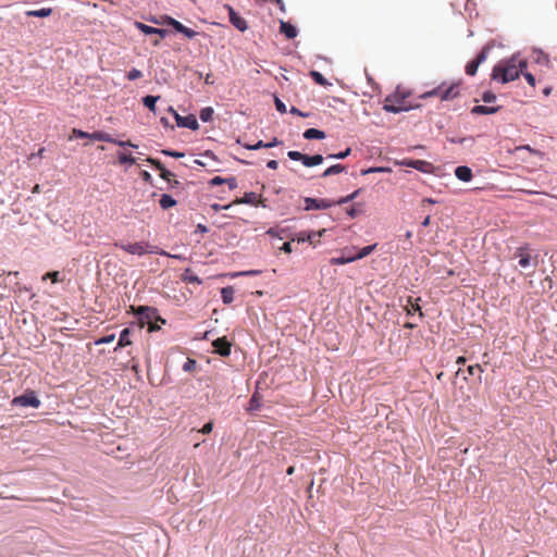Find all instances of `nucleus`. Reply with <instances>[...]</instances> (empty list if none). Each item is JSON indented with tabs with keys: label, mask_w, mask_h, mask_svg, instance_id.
<instances>
[{
	"label": "nucleus",
	"mask_w": 557,
	"mask_h": 557,
	"mask_svg": "<svg viewBox=\"0 0 557 557\" xmlns=\"http://www.w3.org/2000/svg\"><path fill=\"white\" fill-rule=\"evenodd\" d=\"M197 362L195 359L187 358L186 362L183 364V370L185 372H191L196 369Z\"/></svg>",
	"instance_id": "nucleus-40"
},
{
	"label": "nucleus",
	"mask_w": 557,
	"mask_h": 557,
	"mask_svg": "<svg viewBox=\"0 0 557 557\" xmlns=\"http://www.w3.org/2000/svg\"><path fill=\"white\" fill-rule=\"evenodd\" d=\"M288 158L290 160H294V161H304V153L299 152V151H295V150H292V151H288L287 153Z\"/></svg>",
	"instance_id": "nucleus-45"
},
{
	"label": "nucleus",
	"mask_w": 557,
	"mask_h": 557,
	"mask_svg": "<svg viewBox=\"0 0 557 557\" xmlns=\"http://www.w3.org/2000/svg\"><path fill=\"white\" fill-rule=\"evenodd\" d=\"M455 175L458 180L462 182H469L473 176L471 169L466 165L457 166L455 170Z\"/></svg>",
	"instance_id": "nucleus-13"
},
{
	"label": "nucleus",
	"mask_w": 557,
	"mask_h": 557,
	"mask_svg": "<svg viewBox=\"0 0 557 557\" xmlns=\"http://www.w3.org/2000/svg\"><path fill=\"white\" fill-rule=\"evenodd\" d=\"M114 339H115V335L110 334V335H107V336L96 339L95 345L109 344V343H112Z\"/></svg>",
	"instance_id": "nucleus-42"
},
{
	"label": "nucleus",
	"mask_w": 557,
	"mask_h": 557,
	"mask_svg": "<svg viewBox=\"0 0 557 557\" xmlns=\"http://www.w3.org/2000/svg\"><path fill=\"white\" fill-rule=\"evenodd\" d=\"M403 164L413 168L421 172H428V169L431 166V164L423 160H406L403 162Z\"/></svg>",
	"instance_id": "nucleus-15"
},
{
	"label": "nucleus",
	"mask_w": 557,
	"mask_h": 557,
	"mask_svg": "<svg viewBox=\"0 0 557 557\" xmlns=\"http://www.w3.org/2000/svg\"><path fill=\"white\" fill-rule=\"evenodd\" d=\"M525 81L528 82L529 85H531L532 87L535 86V77L531 74V73H524L522 72Z\"/></svg>",
	"instance_id": "nucleus-58"
},
{
	"label": "nucleus",
	"mask_w": 557,
	"mask_h": 557,
	"mask_svg": "<svg viewBox=\"0 0 557 557\" xmlns=\"http://www.w3.org/2000/svg\"><path fill=\"white\" fill-rule=\"evenodd\" d=\"M170 111L174 113V116H175V121L177 123L178 126L181 127H187L189 129H193V131H196L198 129L199 127V124L197 122V119L195 115L193 114H189L187 116H181L180 114H177L173 108H170Z\"/></svg>",
	"instance_id": "nucleus-8"
},
{
	"label": "nucleus",
	"mask_w": 557,
	"mask_h": 557,
	"mask_svg": "<svg viewBox=\"0 0 557 557\" xmlns=\"http://www.w3.org/2000/svg\"><path fill=\"white\" fill-rule=\"evenodd\" d=\"M166 24L172 26L176 32L185 35L188 38H194L197 35V32L186 27L181 22L174 20L173 17L168 16L166 17Z\"/></svg>",
	"instance_id": "nucleus-11"
},
{
	"label": "nucleus",
	"mask_w": 557,
	"mask_h": 557,
	"mask_svg": "<svg viewBox=\"0 0 557 557\" xmlns=\"http://www.w3.org/2000/svg\"><path fill=\"white\" fill-rule=\"evenodd\" d=\"M274 103H275L276 110L280 113H285L286 112V106L284 104V102L280 98L275 97Z\"/></svg>",
	"instance_id": "nucleus-50"
},
{
	"label": "nucleus",
	"mask_w": 557,
	"mask_h": 557,
	"mask_svg": "<svg viewBox=\"0 0 557 557\" xmlns=\"http://www.w3.org/2000/svg\"><path fill=\"white\" fill-rule=\"evenodd\" d=\"M406 94L396 90L393 96L386 98V102L395 101L397 104H405Z\"/></svg>",
	"instance_id": "nucleus-31"
},
{
	"label": "nucleus",
	"mask_w": 557,
	"mask_h": 557,
	"mask_svg": "<svg viewBox=\"0 0 557 557\" xmlns=\"http://www.w3.org/2000/svg\"><path fill=\"white\" fill-rule=\"evenodd\" d=\"M224 184H227L228 188L231 190L237 188L238 184H237V180L235 177H227L225 178V183Z\"/></svg>",
	"instance_id": "nucleus-52"
},
{
	"label": "nucleus",
	"mask_w": 557,
	"mask_h": 557,
	"mask_svg": "<svg viewBox=\"0 0 557 557\" xmlns=\"http://www.w3.org/2000/svg\"><path fill=\"white\" fill-rule=\"evenodd\" d=\"M355 260H356V258H354L352 256L351 257L332 258L331 263L332 264H346V263L352 262Z\"/></svg>",
	"instance_id": "nucleus-39"
},
{
	"label": "nucleus",
	"mask_w": 557,
	"mask_h": 557,
	"mask_svg": "<svg viewBox=\"0 0 557 557\" xmlns=\"http://www.w3.org/2000/svg\"><path fill=\"white\" fill-rule=\"evenodd\" d=\"M141 177H143V180H144L145 182H148V183H150V182H151V180H152V177H151L150 173H149V172H147V171H143V172H141Z\"/></svg>",
	"instance_id": "nucleus-64"
},
{
	"label": "nucleus",
	"mask_w": 557,
	"mask_h": 557,
	"mask_svg": "<svg viewBox=\"0 0 557 557\" xmlns=\"http://www.w3.org/2000/svg\"><path fill=\"white\" fill-rule=\"evenodd\" d=\"M135 313L139 317L140 320H147V322H150V320L154 315V309L145 306H139L135 310Z\"/></svg>",
	"instance_id": "nucleus-17"
},
{
	"label": "nucleus",
	"mask_w": 557,
	"mask_h": 557,
	"mask_svg": "<svg viewBox=\"0 0 557 557\" xmlns=\"http://www.w3.org/2000/svg\"><path fill=\"white\" fill-rule=\"evenodd\" d=\"M212 346L214 348V352L220 356L227 357L231 354L232 345L225 336L214 339Z\"/></svg>",
	"instance_id": "nucleus-10"
},
{
	"label": "nucleus",
	"mask_w": 557,
	"mask_h": 557,
	"mask_svg": "<svg viewBox=\"0 0 557 557\" xmlns=\"http://www.w3.org/2000/svg\"><path fill=\"white\" fill-rule=\"evenodd\" d=\"M213 112L211 107H206L200 110L199 117L202 122H209L212 120Z\"/></svg>",
	"instance_id": "nucleus-33"
},
{
	"label": "nucleus",
	"mask_w": 557,
	"mask_h": 557,
	"mask_svg": "<svg viewBox=\"0 0 557 557\" xmlns=\"http://www.w3.org/2000/svg\"><path fill=\"white\" fill-rule=\"evenodd\" d=\"M212 429H213V423L210 421V422L206 423L198 432H200L202 434H209L212 432Z\"/></svg>",
	"instance_id": "nucleus-57"
},
{
	"label": "nucleus",
	"mask_w": 557,
	"mask_h": 557,
	"mask_svg": "<svg viewBox=\"0 0 557 557\" xmlns=\"http://www.w3.org/2000/svg\"><path fill=\"white\" fill-rule=\"evenodd\" d=\"M135 26H136V28H138L140 32H143L146 35L158 34L161 38H163L168 34V32L165 29L156 28V27L146 25L141 22H135Z\"/></svg>",
	"instance_id": "nucleus-12"
},
{
	"label": "nucleus",
	"mask_w": 557,
	"mask_h": 557,
	"mask_svg": "<svg viewBox=\"0 0 557 557\" xmlns=\"http://www.w3.org/2000/svg\"><path fill=\"white\" fill-rule=\"evenodd\" d=\"M385 171H389V169H386V168H369L367 170H362L361 174L366 175V174H369V173H372V172H385Z\"/></svg>",
	"instance_id": "nucleus-55"
},
{
	"label": "nucleus",
	"mask_w": 557,
	"mask_h": 557,
	"mask_svg": "<svg viewBox=\"0 0 557 557\" xmlns=\"http://www.w3.org/2000/svg\"><path fill=\"white\" fill-rule=\"evenodd\" d=\"M143 76V73L141 71L137 70V69H132L126 77L129 79V81H135V79H138Z\"/></svg>",
	"instance_id": "nucleus-44"
},
{
	"label": "nucleus",
	"mask_w": 557,
	"mask_h": 557,
	"mask_svg": "<svg viewBox=\"0 0 557 557\" xmlns=\"http://www.w3.org/2000/svg\"><path fill=\"white\" fill-rule=\"evenodd\" d=\"M51 13H52L51 8H41V9H37V10L27 11L26 15L44 18V17H48Z\"/></svg>",
	"instance_id": "nucleus-23"
},
{
	"label": "nucleus",
	"mask_w": 557,
	"mask_h": 557,
	"mask_svg": "<svg viewBox=\"0 0 557 557\" xmlns=\"http://www.w3.org/2000/svg\"><path fill=\"white\" fill-rule=\"evenodd\" d=\"M40 400L33 389H26L24 393H22L18 396H15L12 399V405L17 407H24V408H39L40 407Z\"/></svg>",
	"instance_id": "nucleus-3"
},
{
	"label": "nucleus",
	"mask_w": 557,
	"mask_h": 557,
	"mask_svg": "<svg viewBox=\"0 0 557 557\" xmlns=\"http://www.w3.org/2000/svg\"><path fill=\"white\" fill-rule=\"evenodd\" d=\"M344 171H346V166L345 165H343V164H334V165L327 168L322 173V177H327V176H331V175H335V174L342 173Z\"/></svg>",
	"instance_id": "nucleus-26"
},
{
	"label": "nucleus",
	"mask_w": 557,
	"mask_h": 557,
	"mask_svg": "<svg viewBox=\"0 0 557 557\" xmlns=\"http://www.w3.org/2000/svg\"><path fill=\"white\" fill-rule=\"evenodd\" d=\"M304 137L306 139H323L325 138V133L317 128H308L305 131Z\"/></svg>",
	"instance_id": "nucleus-22"
},
{
	"label": "nucleus",
	"mask_w": 557,
	"mask_h": 557,
	"mask_svg": "<svg viewBox=\"0 0 557 557\" xmlns=\"http://www.w3.org/2000/svg\"><path fill=\"white\" fill-rule=\"evenodd\" d=\"M460 96V83H442L437 87L425 91L420 96L421 99L438 97L441 101H450Z\"/></svg>",
	"instance_id": "nucleus-2"
},
{
	"label": "nucleus",
	"mask_w": 557,
	"mask_h": 557,
	"mask_svg": "<svg viewBox=\"0 0 557 557\" xmlns=\"http://www.w3.org/2000/svg\"><path fill=\"white\" fill-rule=\"evenodd\" d=\"M234 203L256 205L257 203V194L246 193L242 199L235 200Z\"/></svg>",
	"instance_id": "nucleus-30"
},
{
	"label": "nucleus",
	"mask_w": 557,
	"mask_h": 557,
	"mask_svg": "<svg viewBox=\"0 0 557 557\" xmlns=\"http://www.w3.org/2000/svg\"><path fill=\"white\" fill-rule=\"evenodd\" d=\"M129 335H131V330L124 329L120 334V338H119L117 345L114 348V350H117L119 348H123L125 346L131 345L132 341L129 338Z\"/></svg>",
	"instance_id": "nucleus-19"
},
{
	"label": "nucleus",
	"mask_w": 557,
	"mask_h": 557,
	"mask_svg": "<svg viewBox=\"0 0 557 557\" xmlns=\"http://www.w3.org/2000/svg\"><path fill=\"white\" fill-rule=\"evenodd\" d=\"M221 298L224 304H231L234 300V288L232 286L223 287L221 289Z\"/></svg>",
	"instance_id": "nucleus-24"
},
{
	"label": "nucleus",
	"mask_w": 557,
	"mask_h": 557,
	"mask_svg": "<svg viewBox=\"0 0 557 557\" xmlns=\"http://www.w3.org/2000/svg\"><path fill=\"white\" fill-rule=\"evenodd\" d=\"M411 108H412L411 106L397 104L395 101H389V102L385 101V104H384V110L387 112H392V113H399L401 111H408Z\"/></svg>",
	"instance_id": "nucleus-18"
},
{
	"label": "nucleus",
	"mask_w": 557,
	"mask_h": 557,
	"mask_svg": "<svg viewBox=\"0 0 557 557\" xmlns=\"http://www.w3.org/2000/svg\"><path fill=\"white\" fill-rule=\"evenodd\" d=\"M147 161L152 164L156 169H158L160 172L162 171V169H164L163 164L161 163V161L157 160V159H153V158H148Z\"/></svg>",
	"instance_id": "nucleus-56"
},
{
	"label": "nucleus",
	"mask_w": 557,
	"mask_h": 557,
	"mask_svg": "<svg viewBox=\"0 0 557 557\" xmlns=\"http://www.w3.org/2000/svg\"><path fill=\"white\" fill-rule=\"evenodd\" d=\"M280 32L285 35L287 39H294L297 36V29L288 22L281 21Z\"/></svg>",
	"instance_id": "nucleus-14"
},
{
	"label": "nucleus",
	"mask_w": 557,
	"mask_h": 557,
	"mask_svg": "<svg viewBox=\"0 0 557 557\" xmlns=\"http://www.w3.org/2000/svg\"><path fill=\"white\" fill-rule=\"evenodd\" d=\"M525 67V60H520L516 55H512L510 59L499 61L494 66L492 78L494 81L506 84L517 79Z\"/></svg>",
	"instance_id": "nucleus-1"
},
{
	"label": "nucleus",
	"mask_w": 557,
	"mask_h": 557,
	"mask_svg": "<svg viewBox=\"0 0 557 557\" xmlns=\"http://www.w3.org/2000/svg\"><path fill=\"white\" fill-rule=\"evenodd\" d=\"M267 166L271 170H276L277 166H278V163L276 160H270L268 163H267Z\"/></svg>",
	"instance_id": "nucleus-63"
},
{
	"label": "nucleus",
	"mask_w": 557,
	"mask_h": 557,
	"mask_svg": "<svg viewBox=\"0 0 557 557\" xmlns=\"http://www.w3.org/2000/svg\"><path fill=\"white\" fill-rule=\"evenodd\" d=\"M482 100L484 102H487V103H491V102H494L496 100V96L491 92V91H485L482 96Z\"/></svg>",
	"instance_id": "nucleus-51"
},
{
	"label": "nucleus",
	"mask_w": 557,
	"mask_h": 557,
	"mask_svg": "<svg viewBox=\"0 0 557 557\" xmlns=\"http://www.w3.org/2000/svg\"><path fill=\"white\" fill-rule=\"evenodd\" d=\"M281 250L286 253H290L293 251L290 242L284 243L283 246L281 247Z\"/></svg>",
	"instance_id": "nucleus-61"
},
{
	"label": "nucleus",
	"mask_w": 557,
	"mask_h": 557,
	"mask_svg": "<svg viewBox=\"0 0 557 557\" xmlns=\"http://www.w3.org/2000/svg\"><path fill=\"white\" fill-rule=\"evenodd\" d=\"M375 247H376V244L366 246L362 249H360L357 255H355L352 257L356 258V260L362 259V258L369 256L375 249Z\"/></svg>",
	"instance_id": "nucleus-35"
},
{
	"label": "nucleus",
	"mask_w": 557,
	"mask_h": 557,
	"mask_svg": "<svg viewBox=\"0 0 557 557\" xmlns=\"http://www.w3.org/2000/svg\"><path fill=\"white\" fill-rule=\"evenodd\" d=\"M467 371L470 375H474L476 371L482 373L484 370L481 364L476 363V364L469 366Z\"/></svg>",
	"instance_id": "nucleus-47"
},
{
	"label": "nucleus",
	"mask_w": 557,
	"mask_h": 557,
	"mask_svg": "<svg viewBox=\"0 0 557 557\" xmlns=\"http://www.w3.org/2000/svg\"><path fill=\"white\" fill-rule=\"evenodd\" d=\"M488 50V47H484L481 52L466 65V73L468 75L473 76L476 74L479 65L486 60Z\"/></svg>",
	"instance_id": "nucleus-7"
},
{
	"label": "nucleus",
	"mask_w": 557,
	"mask_h": 557,
	"mask_svg": "<svg viewBox=\"0 0 557 557\" xmlns=\"http://www.w3.org/2000/svg\"><path fill=\"white\" fill-rule=\"evenodd\" d=\"M351 152V149L350 148H347L345 151H342L339 153H336V154H329L327 158H333V159H345L346 157H348Z\"/></svg>",
	"instance_id": "nucleus-49"
},
{
	"label": "nucleus",
	"mask_w": 557,
	"mask_h": 557,
	"mask_svg": "<svg viewBox=\"0 0 557 557\" xmlns=\"http://www.w3.org/2000/svg\"><path fill=\"white\" fill-rule=\"evenodd\" d=\"M159 96H146L143 98V103L146 108H148L150 111L156 112V103L159 100Z\"/></svg>",
	"instance_id": "nucleus-28"
},
{
	"label": "nucleus",
	"mask_w": 557,
	"mask_h": 557,
	"mask_svg": "<svg viewBox=\"0 0 557 557\" xmlns=\"http://www.w3.org/2000/svg\"><path fill=\"white\" fill-rule=\"evenodd\" d=\"M535 53H536L535 61L537 63L548 64L549 59H548V57L546 54H544L542 51H539V52H535Z\"/></svg>",
	"instance_id": "nucleus-46"
},
{
	"label": "nucleus",
	"mask_w": 557,
	"mask_h": 557,
	"mask_svg": "<svg viewBox=\"0 0 557 557\" xmlns=\"http://www.w3.org/2000/svg\"><path fill=\"white\" fill-rule=\"evenodd\" d=\"M499 110V107H486V106H475L472 108V114H494Z\"/></svg>",
	"instance_id": "nucleus-21"
},
{
	"label": "nucleus",
	"mask_w": 557,
	"mask_h": 557,
	"mask_svg": "<svg viewBox=\"0 0 557 557\" xmlns=\"http://www.w3.org/2000/svg\"><path fill=\"white\" fill-rule=\"evenodd\" d=\"M160 176L161 178H163L164 181H166L169 184H171L172 186L174 185H178V181L174 180V174L172 172H170L169 170H166L165 168L162 169V171L160 172Z\"/></svg>",
	"instance_id": "nucleus-32"
},
{
	"label": "nucleus",
	"mask_w": 557,
	"mask_h": 557,
	"mask_svg": "<svg viewBox=\"0 0 557 557\" xmlns=\"http://www.w3.org/2000/svg\"><path fill=\"white\" fill-rule=\"evenodd\" d=\"M115 145L117 146H121V147H125V146H128V147H133V148H137V145L133 144L132 141L127 140V141H124V140H116L114 141Z\"/></svg>",
	"instance_id": "nucleus-59"
},
{
	"label": "nucleus",
	"mask_w": 557,
	"mask_h": 557,
	"mask_svg": "<svg viewBox=\"0 0 557 557\" xmlns=\"http://www.w3.org/2000/svg\"><path fill=\"white\" fill-rule=\"evenodd\" d=\"M298 242H311V234H300L297 238Z\"/></svg>",
	"instance_id": "nucleus-62"
},
{
	"label": "nucleus",
	"mask_w": 557,
	"mask_h": 557,
	"mask_svg": "<svg viewBox=\"0 0 557 557\" xmlns=\"http://www.w3.org/2000/svg\"><path fill=\"white\" fill-rule=\"evenodd\" d=\"M359 191H360V189H357V190H355L352 194H350V195H348V196H346V197L341 198V199H339L338 201H336L335 203H336V205L347 203V202H349V201L354 200V199L358 196Z\"/></svg>",
	"instance_id": "nucleus-41"
},
{
	"label": "nucleus",
	"mask_w": 557,
	"mask_h": 557,
	"mask_svg": "<svg viewBox=\"0 0 557 557\" xmlns=\"http://www.w3.org/2000/svg\"><path fill=\"white\" fill-rule=\"evenodd\" d=\"M115 246L120 247L121 249H123L124 251H126L128 253L137 255V256L157 252V247L151 246L149 243H146V242L129 243V244H115Z\"/></svg>",
	"instance_id": "nucleus-4"
},
{
	"label": "nucleus",
	"mask_w": 557,
	"mask_h": 557,
	"mask_svg": "<svg viewBox=\"0 0 557 557\" xmlns=\"http://www.w3.org/2000/svg\"><path fill=\"white\" fill-rule=\"evenodd\" d=\"M119 162L121 164H134L136 162V159L132 154L120 153Z\"/></svg>",
	"instance_id": "nucleus-38"
},
{
	"label": "nucleus",
	"mask_w": 557,
	"mask_h": 557,
	"mask_svg": "<svg viewBox=\"0 0 557 557\" xmlns=\"http://www.w3.org/2000/svg\"><path fill=\"white\" fill-rule=\"evenodd\" d=\"M515 255L517 258H519V265L522 269H528L530 267L535 268L537 264V257H532L528 246L519 247Z\"/></svg>",
	"instance_id": "nucleus-5"
},
{
	"label": "nucleus",
	"mask_w": 557,
	"mask_h": 557,
	"mask_svg": "<svg viewBox=\"0 0 557 557\" xmlns=\"http://www.w3.org/2000/svg\"><path fill=\"white\" fill-rule=\"evenodd\" d=\"M335 205L334 201L327 200V199H317V198H305V209L306 210H321V209H327Z\"/></svg>",
	"instance_id": "nucleus-9"
},
{
	"label": "nucleus",
	"mask_w": 557,
	"mask_h": 557,
	"mask_svg": "<svg viewBox=\"0 0 557 557\" xmlns=\"http://www.w3.org/2000/svg\"><path fill=\"white\" fill-rule=\"evenodd\" d=\"M419 298L413 299L412 297H408L405 309L407 311V314L412 315L414 312H419V317L422 318L423 313L421 311L419 304L417 302Z\"/></svg>",
	"instance_id": "nucleus-16"
},
{
	"label": "nucleus",
	"mask_w": 557,
	"mask_h": 557,
	"mask_svg": "<svg viewBox=\"0 0 557 557\" xmlns=\"http://www.w3.org/2000/svg\"><path fill=\"white\" fill-rule=\"evenodd\" d=\"M267 143H263L262 140H259L257 144L255 145H245V147L247 149H250V150H257V149H260V148H267Z\"/></svg>",
	"instance_id": "nucleus-54"
},
{
	"label": "nucleus",
	"mask_w": 557,
	"mask_h": 557,
	"mask_svg": "<svg viewBox=\"0 0 557 557\" xmlns=\"http://www.w3.org/2000/svg\"><path fill=\"white\" fill-rule=\"evenodd\" d=\"M163 154L165 156H169V157H173V158H183L185 154L183 152H180V151H173V150H168V149H163L161 151Z\"/></svg>",
	"instance_id": "nucleus-48"
},
{
	"label": "nucleus",
	"mask_w": 557,
	"mask_h": 557,
	"mask_svg": "<svg viewBox=\"0 0 557 557\" xmlns=\"http://www.w3.org/2000/svg\"><path fill=\"white\" fill-rule=\"evenodd\" d=\"M310 76L312 77V79L318 84V85H321V86H327L330 85V83L324 78V76L318 72V71H311L310 72Z\"/></svg>",
	"instance_id": "nucleus-34"
},
{
	"label": "nucleus",
	"mask_w": 557,
	"mask_h": 557,
	"mask_svg": "<svg viewBox=\"0 0 557 557\" xmlns=\"http://www.w3.org/2000/svg\"><path fill=\"white\" fill-rule=\"evenodd\" d=\"M225 183V178L221 177V176H214L211 181H210V184L211 185H221V184H224Z\"/></svg>",
	"instance_id": "nucleus-60"
},
{
	"label": "nucleus",
	"mask_w": 557,
	"mask_h": 557,
	"mask_svg": "<svg viewBox=\"0 0 557 557\" xmlns=\"http://www.w3.org/2000/svg\"><path fill=\"white\" fill-rule=\"evenodd\" d=\"M64 273L60 272V271H51V272H47L44 276H42V280H50L52 283H58V282H62L64 280Z\"/></svg>",
	"instance_id": "nucleus-25"
},
{
	"label": "nucleus",
	"mask_w": 557,
	"mask_h": 557,
	"mask_svg": "<svg viewBox=\"0 0 557 557\" xmlns=\"http://www.w3.org/2000/svg\"><path fill=\"white\" fill-rule=\"evenodd\" d=\"M260 408V401L257 394H253L249 401V410H257Z\"/></svg>",
	"instance_id": "nucleus-43"
},
{
	"label": "nucleus",
	"mask_w": 557,
	"mask_h": 557,
	"mask_svg": "<svg viewBox=\"0 0 557 557\" xmlns=\"http://www.w3.org/2000/svg\"><path fill=\"white\" fill-rule=\"evenodd\" d=\"M159 203L163 210H166L174 207L176 205V200L173 199L170 195L164 194L161 196Z\"/></svg>",
	"instance_id": "nucleus-27"
},
{
	"label": "nucleus",
	"mask_w": 557,
	"mask_h": 557,
	"mask_svg": "<svg viewBox=\"0 0 557 557\" xmlns=\"http://www.w3.org/2000/svg\"><path fill=\"white\" fill-rule=\"evenodd\" d=\"M225 9L227 10L230 23L237 28L239 32H245L248 28L247 21L240 16L233 7L226 4Z\"/></svg>",
	"instance_id": "nucleus-6"
},
{
	"label": "nucleus",
	"mask_w": 557,
	"mask_h": 557,
	"mask_svg": "<svg viewBox=\"0 0 557 557\" xmlns=\"http://www.w3.org/2000/svg\"><path fill=\"white\" fill-rule=\"evenodd\" d=\"M89 137L92 139L106 141V143L114 144V141H115V139L112 138L110 134L104 133V132H95Z\"/></svg>",
	"instance_id": "nucleus-29"
},
{
	"label": "nucleus",
	"mask_w": 557,
	"mask_h": 557,
	"mask_svg": "<svg viewBox=\"0 0 557 557\" xmlns=\"http://www.w3.org/2000/svg\"><path fill=\"white\" fill-rule=\"evenodd\" d=\"M261 273H262V270H248V271H240V272L233 273V274H231V276L232 277L257 276V275H260Z\"/></svg>",
	"instance_id": "nucleus-37"
},
{
	"label": "nucleus",
	"mask_w": 557,
	"mask_h": 557,
	"mask_svg": "<svg viewBox=\"0 0 557 557\" xmlns=\"http://www.w3.org/2000/svg\"><path fill=\"white\" fill-rule=\"evenodd\" d=\"M323 162V157L321 154H314V156H304L302 164L305 166L311 168L319 165Z\"/></svg>",
	"instance_id": "nucleus-20"
},
{
	"label": "nucleus",
	"mask_w": 557,
	"mask_h": 557,
	"mask_svg": "<svg viewBox=\"0 0 557 557\" xmlns=\"http://www.w3.org/2000/svg\"><path fill=\"white\" fill-rule=\"evenodd\" d=\"M521 149H525V150H528L532 154L542 156L541 151L531 148L529 145L516 147L515 150H521Z\"/></svg>",
	"instance_id": "nucleus-53"
},
{
	"label": "nucleus",
	"mask_w": 557,
	"mask_h": 557,
	"mask_svg": "<svg viewBox=\"0 0 557 557\" xmlns=\"http://www.w3.org/2000/svg\"><path fill=\"white\" fill-rule=\"evenodd\" d=\"M183 281L197 284L201 283L198 276L193 274V272L189 269H186L185 273L183 274Z\"/></svg>",
	"instance_id": "nucleus-36"
}]
</instances>
